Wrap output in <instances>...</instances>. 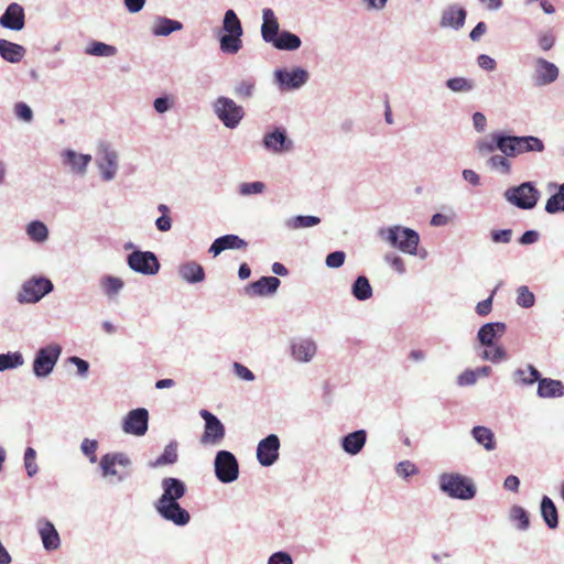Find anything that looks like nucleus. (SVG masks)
I'll use <instances>...</instances> for the list:
<instances>
[{
  "label": "nucleus",
  "instance_id": "1",
  "mask_svg": "<svg viewBox=\"0 0 564 564\" xmlns=\"http://www.w3.org/2000/svg\"><path fill=\"white\" fill-rule=\"evenodd\" d=\"M498 149L507 156H517L524 152H542L544 144L536 137H497Z\"/></svg>",
  "mask_w": 564,
  "mask_h": 564
},
{
  "label": "nucleus",
  "instance_id": "2",
  "mask_svg": "<svg viewBox=\"0 0 564 564\" xmlns=\"http://www.w3.org/2000/svg\"><path fill=\"white\" fill-rule=\"evenodd\" d=\"M382 239L388 241L392 247L400 249L402 252L415 254L419 246V235L416 231L394 226L380 232Z\"/></svg>",
  "mask_w": 564,
  "mask_h": 564
},
{
  "label": "nucleus",
  "instance_id": "3",
  "mask_svg": "<svg viewBox=\"0 0 564 564\" xmlns=\"http://www.w3.org/2000/svg\"><path fill=\"white\" fill-rule=\"evenodd\" d=\"M131 462L123 453L105 454L99 463L101 474L111 481H122L130 474Z\"/></svg>",
  "mask_w": 564,
  "mask_h": 564
},
{
  "label": "nucleus",
  "instance_id": "4",
  "mask_svg": "<svg viewBox=\"0 0 564 564\" xmlns=\"http://www.w3.org/2000/svg\"><path fill=\"white\" fill-rule=\"evenodd\" d=\"M215 475L224 484L235 481L239 476V465L235 455L228 451H219L216 454Z\"/></svg>",
  "mask_w": 564,
  "mask_h": 564
},
{
  "label": "nucleus",
  "instance_id": "5",
  "mask_svg": "<svg viewBox=\"0 0 564 564\" xmlns=\"http://www.w3.org/2000/svg\"><path fill=\"white\" fill-rule=\"evenodd\" d=\"M162 486L164 492L155 503V508L164 519L176 523V478H165Z\"/></svg>",
  "mask_w": 564,
  "mask_h": 564
},
{
  "label": "nucleus",
  "instance_id": "6",
  "mask_svg": "<svg viewBox=\"0 0 564 564\" xmlns=\"http://www.w3.org/2000/svg\"><path fill=\"white\" fill-rule=\"evenodd\" d=\"M441 488L451 497L459 499H470L475 496L474 485L465 477L452 474L441 477Z\"/></svg>",
  "mask_w": 564,
  "mask_h": 564
},
{
  "label": "nucleus",
  "instance_id": "7",
  "mask_svg": "<svg viewBox=\"0 0 564 564\" xmlns=\"http://www.w3.org/2000/svg\"><path fill=\"white\" fill-rule=\"evenodd\" d=\"M199 414L205 421V429L200 436V443L203 445H219L226 433L224 424L216 415L207 410H202Z\"/></svg>",
  "mask_w": 564,
  "mask_h": 564
},
{
  "label": "nucleus",
  "instance_id": "8",
  "mask_svg": "<svg viewBox=\"0 0 564 564\" xmlns=\"http://www.w3.org/2000/svg\"><path fill=\"white\" fill-rule=\"evenodd\" d=\"M62 348L58 345H48L41 348L33 361V371L37 377L50 375L58 360Z\"/></svg>",
  "mask_w": 564,
  "mask_h": 564
},
{
  "label": "nucleus",
  "instance_id": "9",
  "mask_svg": "<svg viewBox=\"0 0 564 564\" xmlns=\"http://www.w3.org/2000/svg\"><path fill=\"white\" fill-rule=\"evenodd\" d=\"M52 289L53 284L48 279L33 278L23 284L19 293V301L21 303H35L50 293Z\"/></svg>",
  "mask_w": 564,
  "mask_h": 564
},
{
  "label": "nucleus",
  "instance_id": "10",
  "mask_svg": "<svg viewBox=\"0 0 564 564\" xmlns=\"http://www.w3.org/2000/svg\"><path fill=\"white\" fill-rule=\"evenodd\" d=\"M218 118L228 128H235L243 117V110L232 99L219 97L215 104Z\"/></svg>",
  "mask_w": 564,
  "mask_h": 564
},
{
  "label": "nucleus",
  "instance_id": "11",
  "mask_svg": "<svg viewBox=\"0 0 564 564\" xmlns=\"http://www.w3.org/2000/svg\"><path fill=\"white\" fill-rule=\"evenodd\" d=\"M506 197L516 206L530 209L535 206L539 193L530 183H523L513 189L507 191Z\"/></svg>",
  "mask_w": 564,
  "mask_h": 564
},
{
  "label": "nucleus",
  "instance_id": "12",
  "mask_svg": "<svg viewBox=\"0 0 564 564\" xmlns=\"http://www.w3.org/2000/svg\"><path fill=\"white\" fill-rule=\"evenodd\" d=\"M128 264L142 274H154L160 268L156 257L150 251H133L128 256Z\"/></svg>",
  "mask_w": 564,
  "mask_h": 564
},
{
  "label": "nucleus",
  "instance_id": "13",
  "mask_svg": "<svg viewBox=\"0 0 564 564\" xmlns=\"http://www.w3.org/2000/svg\"><path fill=\"white\" fill-rule=\"evenodd\" d=\"M149 413L139 408L130 411L123 420L122 429L126 433L142 436L148 430Z\"/></svg>",
  "mask_w": 564,
  "mask_h": 564
},
{
  "label": "nucleus",
  "instance_id": "14",
  "mask_svg": "<svg viewBox=\"0 0 564 564\" xmlns=\"http://www.w3.org/2000/svg\"><path fill=\"white\" fill-rule=\"evenodd\" d=\"M280 448L279 437L271 434L260 441L257 448V458L262 466H271L278 459Z\"/></svg>",
  "mask_w": 564,
  "mask_h": 564
},
{
  "label": "nucleus",
  "instance_id": "15",
  "mask_svg": "<svg viewBox=\"0 0 564 564\" xmlns=\"http://www.w3.org/2000/svg\"><path fill=\"white\" fill-rule=\"evenodd\" d=\"M558 77V68L555 64L544 59L538 58L535 61L533 79L535 85L545 86L555 82Z\"/></svg>",
  "mask_w": 564,
  "mask_h": 564
},
{
  "label": "nucleus",
  "instance_id": "16",
  "mask_svg": "<svg viewBox=\"0 0 564 564\" xmlns=\"http://www.w3.org/2000/svg\"><path fill=\"white\" fill-rule=\"evenodd\" d=\"M0 24L3 28L20 31L24 26V10L18 3L8 6L6 12L0 18Z\"/></svg>",
  "mask_w": 564,
  "mask_h": 564
},
{
  "label": "nucleus",
  "instance_id": "17",
  "mask_svg": "<svg viewBox=\"0 0 564 564\" xmlns=\"http://www.w3.org/2000/svg\"><path fill=\"white\" fill-rule=\"evenodd\" d=\"M280 284V280L275 276H262L258 281L252 282L246 290L252 296H264L273 294Z\"/></svg>",
  "mask_w": 564,
  "mask_h": 564
},
{
  "label": "nucleus",
  "instance_id": "18",
  "mask_svg": "<svg viewBox=\"0 0 564 564\" xmlns=\"http://www.w3.org/2000/svg\"><path fill=\"white\" fill-rule=\"evenodd\" d=\"M247 246V241L239 238L238 236L225 235L215 239V241L209 248V252L213 253L214 257H216L227 249H246Z\"/></svg>",
  "mask_w": 564,
  "mask_h": 564
},
{
  "label": "nucleus",
  "instance_id": "19",
  "mask_svg": "<svg viewBox=\"0 0 564 564\" xmlns=\"http://www.w3.org/2000/svg\"><path fill=\"white\" fill-rule=\"evenodd\" d=\"M275 76L278 82L286 88H299L307 80V73L301 68L292 72L276 70Z\"/></svg>",
  "mask_w": 564,
  "mask_h": 564
},
{
  "label": "nucleus",
  "instance_id": "20",
  "mask_svg": "<svg viewBox=\"0 0 564 564\" xmlns=\"http://www.w3.org/2000/svg\"><path fill=\"white\" fill-rule=\"evenodd\" d=\"M466 11L458 6H449L442 13L441 26L459 29L464 25Z\"/></svg>",
  "mask_w": 564,
  "mask_h": 564
},
{
  "label": "nucleus",
  "instance_id": "21",
  "mask_svg": "<svg viewBox=\"0 0 564 564\" xmlns=\"http://www.w3.org/2000/svg\"><path fill=\"white\" fill-rule=\"evenodd\" d=\"M39 532L46 550H56L59 546V535L52 522L47 520L40 521Z\"/></svg>",
  "mask_w": 564,
  "mask_h": 564
},
{
  "label": "nucleus",
  "instance_id": "22",
  "mask_svg": "<svg viewBox=\"0 0 564 564\" xmlns=\"http://www.w3.org/2000/svg\"><path fill=\"white\" fill-rule=\"evenodd\" d=\"M506 332L503 323H487L478 330V339L485 346H492L497 337H501Z\"/></svg>",
  "mask_w": 564,
  "mask_h": 564
},
{
  "label": "nucleus",
  "instance_id": "23",
  "mask_svg": "<svg viewBox=\"0 0 564 564\" xmlns=\"http://www.w3.org/2000/svg\"><path fill=\"white\" fill-rule=\"evenodd\" d=\"M263 144L268 150L274 152L290 151L292 142L286 139L284 132L275 130L264 137Z\"/></svg>",
  "mask_w": 564,
  "mask_h": 564
},
{
  "label": "nucleus",
  "instance_id": "24",
  "mask_svg": "<svg viewBox=\"0 0 564 564\" xmlns=\"http://www.w3.org/2000/svg\"><path fill=\"white\" fill-rule=\"evenodd\" d=\"M279 23L271 9L263 10L261 34L265 42L272 43L279 35Z\"/></svg>",
  "mask_w": 564,
  "mask_h": 564
},
{
  "label": "nucleus",
  "instance_id": "25",
  "mask_svg": "<svg viewBox=\"0 0 564 564\" xmlns=\"http://www.w3.org/2000/svg\"><path fill=\"white\" fill-rule=\"evenodd\" d=\"M25 54V48L8 40H0V55L10 63H19Z\"/></svg>",
  "mask_w": 564,
  "mask_h": 564
},
{
  "label": "nucleus",
  "instance_id": "26",
  "mask_svg": "<svg viewBox=\"0 0 564 564\" xmlns=\"http://www.w3.org/2000/svg\"><path fill=\"white\" fill-rule=\"evenodd\" d=\"M538 394L541 398L564 395V386L560 380L543 378L539 380Z\"/></svg>",
  "mask_w": 564,
  "mask_h": 564
},
{
  "label": "nucleus",
  "instance_id": "27",
  "mask_svg": "<svg viewBox=\"0 0 564 564\" xmlns=\"http://www.w3.org/2000/svg\"><path fill=\"white\" fill-rule=\"evenodd\" d=\"M367 434L364 430L349 433L343 438V448L350 455L358 454L366 443Z\"/></svg>",
  "mask_w": 564,
  "mask_h": 564
},
{
  "label": "nucleus",
  "instance_id": "28",
  "mask_svg": "<svg viewBox=\"0 0 564 564\" xmlns=\"http://www.w3.org/2000/svg\"><path fill=\"white\" fill-rule=\"evenodd\" d=\"M178 271L182 278L188 283H198L205 279L203 267L194 261L183 263Z\"/></svg>",
  "mask_w": 564,
  "mask_h": 564
},
{
  "label": "nucleus",
  "instance_id": "29",
  "mask_svg": "<svg viewBox=\"0 0 564 564\" xmlns=\"http://www.w3.org/2000/svg\"><path fill=\"white\" fill-rule=\"evenodd\" d=\"M64 163L69 165L72 171L75 173L83 174L86 170V166L91 161V156L88 154H77L73 150H67L64 153Z\"/></svg>",
  "mask_w": 564,
  "mask_h": 564
},
{
  "label": "nucleus",
  "instance_id": "30",
  "mask_svg": "<svg viewBox=\"0 0 564 564\" xmlns=\"http://www.w3.org/2000/svg\"><path fill=\"white\" fill-rule=\"evenodd\" d=\"M316 352L313 340L301 339L292 345V355L299 361H308Z\"/></svg>",
  "mask_w": 564,
  "mask_h": 564
},
{
  "label": "nucleus",
  "instance_id": "31",
  "mask_svg": "<svg viewBox=\"0 0 564 564\" xmlns=\"http://www.w3.org/2000/svg\"><path fill=\"white\" fill-rule=\"evenodd\" d=\"M542 517L550 529H555L558 524L557 509L553 501L544 496L541 502Z\"/></svg>",
  "mask_w": 564,
  "mask_h": 564
},
{
  "label": "nucleus",
  "instance_id": "32",
  "mask_svg": "<svg viewBox=\"0 0 564 564\" xmlns=\"http://www.w3.org/2000/svg\"><path fill=\"white\" fill-rule=\"evenodd\" d=\"M471 433L477 443L481 444L487 451L495 449V435L490 429L485 426H475Z\"/></svg>",
  "mask_w": 564,
  "mask_h": 564
},
{
  "label": "nucleus",
  "instance_id": "33",
  "mask_svg": "<svg viewBox=\"0 0 564 564\" xmlns=\"http://www.w3.org/2000/svg\"><path fill=\"white\" fill-rule=\"evenodd\" d=\"M272 43L279 50L293 51L300 47L301 40L297 35L284 31Z\"/></svg>",
  "mask_w": 564,
  "mask_h": 564
},
{
  "label": "nucleus",
  "instance_id": "34",
  "mask_svg": "<svg viewBox=\"0 0 564 564\" xmlns=\"http://www.w3.org/2000/svg\"><path fill=\"white\" fill-rule=\"evenodd\" d=\"M241 36L242 34L230 33L223 35L220 39L221 51L229 54L237 53L242 46Z\"/></svg>",
  "mask_w": 564,
  "mask_h": 564
},
{
  "label": "nucleus",
  "instance_id": "35",
  "mask_svg": "<svg viewBox=\"0 0 564 564\" xmlns=\"http://www.w3.org/2000/svg\"><path fill=\"white\" fill-rule=\"evenodd\" d=\"M352 294L359 301H365L371 297L372 289L366 276H358L352 285Z\"/></svg>",
  "mask_w": 564,
  "mask_h": 564
},
{
  "label": "nucleus",
  "instance_id": "36",
  "mask_svg": "<svg viewBox=\"0 0 564 564\" xmlns=\"http://www.w3.org/2000/svg\"><path fill=\"white\" fill-rule=\"evenodd\" d=\"M223 28L230 34H242V26L240 20L234 10H228L225 13Z\"/></svg>",
  "mask_w": 564,
  "mask_h": 564
},
{
  "label": "nucleus",
  "instance_id": "37",
  "mask_svg": "<svg viewBox=\"0 0 564 564\" xmlns=\"http://www.w3.org/2000/svg\"><path fill=\"white\" fill-rule=\"evenodd\" d=\"M26 232L30 238L36 242H42L47 239V227L39 220H34L28 225Z\"/></svg>",
  "mask_w": 564,
  "mask_h": 564
},
{
  "label": "nucleus",
  "instance_id": "38",
  "mask_svg": "<svg viewBox=\"0 0 564 564\" xmlns=\"http://www.w3.org/2000/svg\"><path fill=\"white\" fill-rule=\"evenodd\" d=\"M100 169L105 180H111L117 170V154L115 152H106L100 163Z\"/></svg>",
  "mask_w": 564,
  "mask_h": 564
},
{
  "label": "nucleus",
  "instance_id": "39",
  "mask_svg": "<svg viewBox=\"0 0 564 564\" xmlns=\"http://www.w3.org/2000/svg\"><path fill=\"white\" fill-rule=\"evenodd\" d=\"M545 210L550 214L564 212V183L560 186L558 192L547 199Z\"/></svg>",
  "mask_w": 564,
  "mask_h": 564
},
{
  "label": "nucleus",
  "instance_id": "40",
  "mask_svg": "<svg viewBox=\"0 0 564 564\" xmlns=\"http://www.w3.org/2000/svg\"><path fill=\"white\" fill-rule=\"evenodd\" d=\"M175 30L176 21L166 18H158L152 28V33L156 36H165L171 34Z\"/></svg>",
  "mask_w": 564,
  "mask_h": 564
},
{
  "label": "nucleus",
  "instance_id": "41",
  "mask_svg": "<svg viewBox=\"0 0 564 564\" xmlns=\"http://www.w3.org/2000/svg\"><path fill=\"white\" fill-rule=\"evenodd\" d=\"M23 364V357L20 352H8L0 355V371L12 369Z\"/></svg>",
  "mask_w": 564,
  "mask_h": 564
},
{
  "label": "nucleus",
  "instance_id": "42",
  "mask_svg": "<svg viewBox=\"0 0 564 564\" xmlns=\"http://www.w3.org/2000/svg\"><path fill=\"white\" fill-rule=\"evenodd\" d=\"M101 286L108 296L116 295L123 286L121 279L106 275L101 279Z\"/></svg>",
  "mask_w": 564,
  "mask_h": 564
},
{
  "label": "nucleus",
  "instance_id": "43",
  "mask_svg": "<svg viewBox=\"0 0 564 564\" xmlns=\"http://www.w3.org/2000/svg\"><path fill=\"white\" fill-rule=\"evenodd\" d=\"M518 381L527 384H531L540 379V372L531 365L527 367V369H518L514 372Z\"/></svg>",
  "mask_w": 564,
  "mask_h": 564
},
{
  "label": "nucleus",
  "instance_id": "44",
  "mask_svg": "<svg viewBox=\"0 0 564 564\" xmlns=\"http://www.w3.org/2000/svg\"><path fill=\"white\" fill-rule=\"evenodd\" d=\"M176 460V448L173 444H170L165 447L164 453L156 458V460L151 462L149 465L153 468L161 467L167 464H173Z\"/></svg>",
  "mask_w": 564,
  "mask_h": 564
},
{
  "label": "nucleus",
  "instance_id": "45",
  "mask_svg": "<svg viewBox=\"0 0 564 564\" xmlns=\"http://www.w3.org/2000/svg\"><path fill=\"white\" fill-rule=\"evenodd\" d=\"M535 296L528 286L522 285L517 290V304L521 307L529 308L534 305Z\"/></svg>",
  "mask_w": 564,
  "mask_h": 564
},
{
  "label": "nucleus",
  "instance_id": "46",
  "mask_svg": "<svg viewBox=\"0 0 564 564\" xmlns=\"http://www.w3.org/2000/svg\"><path fill=\"white\" fill-rule=\"evenodd\" d=\"M87 53L95 56H110L116 53V48L101 42H93Z\"/></svg>",
  "mask_w": 564,
  "mask_h": 564
},
{
  "label": "nucleus",
  "instance_id": "47",
  "mask_svg": "<svg viewBox=\"0 0 564 564\" xmlns=\"http://www.w3.org/2000/svg\"><path fill=\"white\" fill-rule=\"evenodd\" d=\"M473 86L470 80L463 77H455L447 80V87L453 91H468Z\"/></svg>",
  "mask_w": 564,
  "mask_h": 564
},
{
  "label": "nucleus",
  "instance_id": "48",
  "mask_svg": "<svg viewBox=\"0 0 564 564\" xmlns=\"http://www.w3.org/2000/svg\"><path fill=\"white\" fill-rule=\"evenodd\" d=\"M511 519L519 521L518 528L521 530H525L529 527V516L522 507L514 506L511 509Z\"/></svg>",
  "mask_w": 564,
  "mask_h": 564
},
{
  "label": "nucleus",
  "instance_id": "49",
  "mask_svg": "<svg viewBox=\"0 0 564 564\" xmlns=\"http://www.w3.org/2000/svg\"><path fill=\"white\" fill-rule=\"evenodd\" d=\"M36 453L32 447H28L24 453V465L30 477L37 473V465L35 463Z\"/></svg>",
  "mask_w": 564,
  "mask_h": 564
},
{
  "label": "nucleus",
  "instance_id": "50",
  "mask_svg": "<svg viewBox=\"0 0 564 564\" xmlns=\"http://www.w3.org/2000/svg\"><path fill=\"white\" fill-rule=\"evenodd\" d=\"M488 163L492 169L498 170L505 174L510 172L511 164L509 160L502 155H492L488 160Z\"/></svg>",
  "mask_w": 564,
  "mask_h": 564
},
{
  "label": "nucleus",
  "instance_id": "51",
  "mask_svg": "<svg viewBox=\"0 0 564 564\" xmlns=\"http://www.w3.org/2000/svg\"><path fill=\"white\" fill-rule=\"evenodd\" d=\"M481 357L484 359H486V360L498 362L500 360L506 359L507 352H506V350L502 347L497 346V347H494V348L485 349L482 351Z\"/></svg>",
  "mask_w": 564,
  "mask_h": 564
},
{
  "label": "nucleus",
  "instance_id": "52",
  "mask_svg": "<svg viewBox=\"0 0 564 564\" xmlns=\"http://www.w3.org/2000/svg\"><path fill=\"white\" fill-rule=\"evenodd\" d=\"M265 185L262 182L242 183L240 185V194L252 195L260 194L264 191Z\"/></svg>",
  "mask_w": 564,
  "mask_h": 564
},
{
  "label": "nucleus",
  "instance_id": "53",
  "mask_svg": "<svg viewBox=\"0 0 564 564\" xmlns=\"http://www.w3.org/2000/svg\"><path fill=\"white\" fill-rule=\"evenodd\" d=\"M254 89V83L251 80H243L236 86L235 93L240 98H249L252 96Z\"/></svg>",
  "mask_w": 564,
  "mask_h": 564
},
{
  "label": "nucleus",
  "instance_id": "54",
  "mask_svg": "<svg viewBox=\"0 0 564 564\" xmlns=\"http://www.w3.org/2000/svg\"><path fill=\"white\" fill-rule=\"evenodd\" d=\"M345 258L344 251H334L326 257V265L328 268H339L344 264Z\"/></svg>",
  "mask_w": 564,
  "mask_h": 564
},
{
  "label": "nucleus",
  "instance_id": "55",
  "mask_svg": "<svg viewBox=\"0 0 564 564\" xmlns=\"http://www.w3.org/2000/svg\"><path fill=\"white\" fill-rule=\"evenodd\" d=\"M97 446L98 443L97 441L94 440L85 438L84 442L82 443V451L84 452L85 455L89 456L91 463H95L97 459L95 454Z\"/></svg>",
  "mask_w": 564,
  "mask_h": 564
},
{
  "label": "nucleus",
  "instance_id": "56",
  "mask_svg": "<svg viewBox=\"0 0 564 564\" xmlns=\"http://www.w3.org/2000/svg\"><path fill=\"white\" fill-rule=\"evenodd\" d=\"M14 112L18 118L26 122H30L33 118V112L31 108L24 102H18L14 107Z\"/></svg>",
  "mask_w": 564,
  "mask_h": 564
},
{
  "label": "nucleus",
  "instance_id": "57",
  "mask_svg": "<svg viewBox=\"0 0 564 564\" xmlns=\"http://www.w3.org/2000/svg\"><path fill=\"white\" fill-rule=\"evenodd\" d=\"M321 223V219L315 216H297L294 219V227H313Z\"/></svg>",
  "mask_w": 564,
  "mask_h": 564
},
{
  "label": "nucleus",
  "instance_id": "58",
  "mask_svg": "<svg viewBox=\"0 0 564 564\" xmlns=\"http://www.w3.org/2000/svg\"><path fill=\"white\" fill-rule=\"evenodd\" d=\"M159 209L163 215L156 219L155 225L159 230L165 231L171 228V218L165 215L169 209L165 205H160Z\"/></svg>",
  "mask_w": 564,
  "mask_h": 564
},
{
  "label": "nucleus",
  "instance_id": "59",
  "mask_svg": "<svg viewBox=\"0 0 564 564\" xmlns=\"http://www.w3.org/2000/svg\"><path fill=\"white\" fill-rule=\"evenodd\" d=\"M397 471L400 476H403V477H409L411 475H414L416 474V467L414 464H412L411 462L409 460H405V462H401L398 467H397Z\"/></svg>",
  "mask_w": 564,
  "mask_h": 564
},
{
  "label": "nucleus",
  "instance_id": "60",
  "mask_svg": "<svg viewBox=\"0 0 564 564\" xmlns=\"http://www.w3.org/2000/svg\"><path fill=\"white\" fill-rule=\"evenodd\" d=\"M494 294H495V291L491 293V295L488 299H486L477 304L476 312L478 315L486 316L490 313L491 307H492Z\"/></svg>",
  "mask_w": 564,
  "mask_h": 564
},
{
  "label": "nucleus",
  "instance_id": "61",
  "mask_svg": "<svg viewBox=\"0 0 564 564\" xmlns=\"http://www.w3.org/2000/svg\"><path fill=\"white\" fill-rule=\"evenodd\" d=\"M268 564H293V561L288 553L276 552L270 556Z\"/></svg>",
  "mask_w": 564,
  "mask_h": 564
},
{
  "label": "nucleus",
  "instance_id": "62",
  "mask_svg": "<svg viewBox=\"0 0 564 564\" xmlns=\"http://www.w3.org/2000/svg\"><path fill=\"white\" fill-rule=\"evenodd\" d=\"M234 369L236 375L243 380L251 381L254 379L252 371L239 362L234 364Z\"/></svg>",
  "mask_w": 564,
  "mask_h": 564
},
{
  "label": "nucleus",
  "instance_id": "63",
  "mask_svg": "<svg viewBox=\"0 0 564 564\" xmlns=\"http://www.w3.org/2000/svg\"><path fill=\"white\" fill-rule=\"evenodd\" d=\"M477 380V372L473 370H466L458 377L459 386L474 384Z\"/></svg>",
  "mask_w": 564,
  "mask_h": 564
},
{
  "label": "nucleus",
  "instance_id": "64",
  "mask_svg": "<svg viewBox=\"0 0 564 564\" xmlns=\"http://www.w3.org/2000/svg\"><path fill=\"white\" fill-rule=\"evenodd\" d=\"M512 236V231L510 229H503V230H496L492 231L491 238L495 242L499 243H507L510 241Z\"/></svg>",
  "mask_w": 564,
  "mask_h": 564
}]
</instances>
